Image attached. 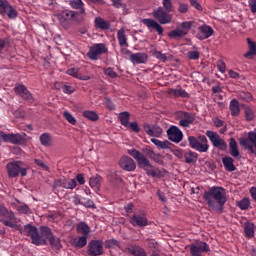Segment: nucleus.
Here are the masks:
<instances>
[{
	"label": "nucleus",
	"mask_w": 256,
	"mask_h": 256,
	"mask_svg": "<svg viewBox=\"0 0 256 256\" xmlns=\"http://www.w3.org/2000/svg\"><path fill=\"white\" fill-rule=\"evenodd\" d=\"M203 199L212 211L221 213L227 203V190L223 187L213 186L204 192Z\"/></svg>",
	"instance_id": "1"
},
{
	"label": "nucleus",
	"mask_w": 256,
	"mask_h": 256,
	"mask_svg": "<svg viewBox=\"0 0 256 256\" xmlns=\"http://www.w3.org/2000/svg\"><path fill=\"white\" fill-rule=\"evenodd\" d=\"M127 153L137 161L140 169H143L148 177H163V172L161 171V169L155 168V166L151 165L149 159H147L145 155L140 153L139 150L132 148L127 150Z\"/></svg>",
	"instance_id": "2"
},
{
	"label": "nucleus",
	"mask_w": 256,
	"mask_h": 256,
	"mask_svg": "<svg viewBox=\"0 0 256 256\" xmlns=\"http://www.w3.org/2000/svg\"><path fill=\"white\" fill-rule=\"evenodd\" d=\"M188 143L191 149H195L199 153H207L209 151V141L205 135H199L198 139L195 136H189Z\"/></svg>",
	"instance_id": "3"
},
{
	"label": "nucleus",
	"mask_w": 256,
	"mask_h": 256,
	"mask_svg": "<svg viewBox=\"0 0 256 256\" xmlns=\"http://www.w3.org/2000/svg\"><path fill=\"white\" fill-rule=\"evenodd\" d=\"M0 221L6 227H10L11 229H15L17 227V217H15V214L13 211L7 209V207L0 205Z\"/></svg>",
	"instance_id": "4"
},
{
	"label": "nucleus",
	"mask_w": 256,
	"mask_h": 256,
	"mask_svg": "<svg viewBox=\"0 0 256 256\" xmlns=\"http://www.w3.org/2000/svg\"><path fill=\"white\" fill-rule=\"evenodd\" d=\"M206 137H208L213 147H215L216 149H219V151H227V142H225V140H223L221 136L217 134V132L207 130Z\"/></svg>",
	"instance_id": "5"
},
{
	"label": "nucleus",
	"mask_w": 256,
	"mask_h": 256,
	"mask_svg": "<svg viewBox=\"0 0 256 256\" xmlns=\"http://www.w3.org/2000/svg\"><path fill=\"white\" fill-rule=\"evenodd\" d=\"M0 15L2 17H8V19H17V10L9 1L7 0H0Z\"/></svg>",
	"instance_id": "6"
},
{
	"label": "nucleus",
	"mask_w": 256,
	"mask_h": 256,
	"mask_svg": "<svg viewBox=\"0 0 256 256\" xmlns=\"http://www.w3.org/2000/svg\"><path fill=\"white\" fill-rule=\"evenodd\" d=\"M51 235H53L51 228L41 226L40 232H38L36 239H34V245H47V241H49Z\"/></svg>",
	"instance_id": "7"
},
{
	"label": "nucleus",
	"mask_w": 256,
	"mask_h": 256,
	"mask_svg": "<svg viewBox=\"0 0 256 256\" xmlns=\"http://www.w3.org/2000/svg\"><path fill=\"white\" fill-rule=\"evenodd\" d=\"M107 51H108L107 46H105V44L103 43H99V44H94L88 51L87 55L89 59H91L92 61H97L99 55H103L107 53Z\"/></svg>",
	"instance_id": "8"
},
{
	"label": "nucleus",
	"mask_w": 256,
	"mask_h": 256,
	"mask_svg": "<svg viewBox=\"0 0 256 256\" xmlns=\"http://www.w3.org/2000/svg\"><path fill=\"white\" fill-rule=\"evenodd\" d=\"M77 17H79V14L72 10H64L58 15V19L64 27L69 22L75 23V21H77Z\"/></svg>",
	"instance_id": "9"
},
{
	"label": "nucleus",
	"mask_w": 256,
	"mask_h": 256,
	"mask_svg": "<svg viewBox=\"0 0 256 256\" xmlns=\"http://www.w3.org/2000/svg\"><path fill=\"white\" fill-rule=\"evenodd\" d=\"M166 133L169 141H172V143H181L183 141V131L175 125L170 126Z\"/></svg>",
	"instance_id": "10"
},
{
	"label": "nucleus",
	"mask_w": 256,
	"mask_h": 256,
	"mask_svg": "<svg viewBox=\"0 0 256 256\" xmlns=\"http://www.w3.org/2000/svg\"><path fill=\"white\" fill-rule=\"evenodd\" d=\"M154 19H157L161 25H168L171 23L173 17L167 13V11L163 10V7H159L154 10L152 13Z\"/></svg>",
	"instance_id": "11"
},
{
	"label": "nucleus",
	"mask_w": 256,
	"mask_h": 256,
	"mask_svg": "<svg viewBox=\"0 0 256 256\" xmlns=\"http://www.w3.org/2000/svg\"><path fill=\"white\" fill-rule=\"evenodd\" d=\"M103 254V241L91 240L88 243V255L101 256Z\"/></svg>",
	"instance_id": "12"
},
{
	"label": "nucleus",
	"mask_w": 256,
	"mask_h": 256,
	"mask_svg": "<svg viewBox=\"0 0 256 256\" xmlns=\"http://www.w3.org/2000/svg\"><path fill=\"white\" fill-rule=\"evenodd\" d=\"M207 251H209V244L206 242L200 241L190 245V255L192 256H201Z\"/></svg>",
	"instance_id": "13"
},
{
	"label": "nucleus",
	"mask_w": 256,
	"mask_h": 256,
	"mask_svg": "<svg viewBox=\"0 0 256 256\" xmlns=\"http://www.w3.org/2000/svg\"><path fill=\"white\" fill-rule=\"evenodd\" d=\"M119 166L124 171H135L137 169V164L135 163V160L129 156H122L119 161Z\"/></svg>",
	"instance_id": "14"
},
{
	"label": "nucleus",
	"mask_w": 256,
	"mask_h": 256,
	"mask_svg": "<svg viewBox=\"0 0 256 256\" xmlns=\"http://www.w3.org/2000/svg\"><path fill=\"white\" fill-rule=\"evenodd\" d=\"M23 162L16 161V162H9L6 166L8 176L13 179L15 177H19V173L21 171V166Z\"/></svg>",
	"instance_id": "15"
},
{
	"label": "nucleus",
	"mask_w": 256,
	"mask_h": 256,
	"mask_svg": "<svg viewBox=\"0 0 256 256\" xmlns=\"http://www.w3.org/2000/svg\"><path fill=\"white\" fill-rule=\"evenodd\" d=\"M130 223L133 227H147V225H149V220H147L145 214L135 213L130 218Z\"/></svg>",
	"instance_id": "16"
},
{
	"label": "nucleus",
	"mask_w": 256,
	"mask_h": 256,
	"mask_svg": "<svg viewBox=\"0 0 256 256\" xmlns=\"http://www.w3.org/2000/svg\"><path fill=\"white\" fill-rule=\"evenodd\" d=\"M54 187H62L63 189H75L77 181L75 179L61 178L54 181Z\"/></svg>",
	"instance_id": "17"
},
{
	"label": "nucleus",
	"mask_w": 256,
	"mask_h": 256,
	"mask_svg": "<svg viewBox=\"0 0 256 256\" xmlns=\"http://www.w3.org/2000/svg\"><path fill=\"white\" fill-rule=\"evenodd\" d=\"M14 91L16 95L21 97L22 99H25L26 101H31L33 99V96L31 95V92L25 87L23 84H16L14 87Z\"/></svg>",
	"instance_id": "18"
},
{
	"label": "nucleus",
	"mask_w": 256,
	"mask_h": 256,
	"mask_svg": "<svg viewBox=\"0 0 256 256\" xmlns=\"http://www.w3.org/2000/svg\"><path fill=\"white\" fill-rule=\"evenodd\" d=\"M143 128L149 137H161L163 135V128L157 125L144 124Z\"/></svg>",
	"instance_id": "19"
},
{
	"label": "nucleus",
	"mask_w": 256,
	"mask_h": 256,
	"mask_svg": "<svg viewBox=\"0 0 256 256\" xmlns=\"http://www.w3.org/2000/svg\"><path fill=\"white\" fill-rule=\"evenodd\" d=\"M198 34L197 37L200 39V41H203L205 39H209L215 33L213 28L208 25H203L198 28Z\"/></svg>",
	"instance_id": "20"
},
{
	"label": "nucleus",
	"mask_w": 256,
	"mask_h": 256,
	"mask_svg": "<svg viewBox=\"0 0 256 256\" xmlns=\"http://www.w3.org/2000/svg\"><path fill=\"white\" fill-rule=\"evenodd\" d=\"M23 233L24 235H27V237H30L32 240V243L35 244V239H37L39 229H37L34 225L26 224L24 226Z\"/></svg>",
	"instance_id": "21"
},
{
	"label": "nucleus",
	"mask_w": 256,
	"mask_h": 256,
	"mask_svg": "<svg viewBox=\"0 0 256 256\" xmlns=\"http://www.w3.org/2000/svg\"><path fill=\"white\" fill-rule=\"evenodd\" d=\"M76 231L78 235H82L84 237H91V227H89V224L86 222H79L76 225Z\"/></svg>",
	"instance_id": "22"
},
{
	"label": "nucleus",
	"mask_w": 256,
	"mask_h": 256,
	"mask_svg": "<svg viewBox=\"0 0 256 256\" xmlns=\"http://www.w3.org/2000/svg\"><path fill=\"white\" fill-rule=\"evenodd\" d=\"M142 23L146 25V27H148L149 29H155L158 35H163V27L159 23H157V21L147 18L143 19Z\"/></svg>",
	"instance_id": "23"
},
{
	"label": "nucleus",
	"mask_w": 256,
	"mask_h": 256,
	"mask_svg": "<svg viewBox=\"0 0 256 256\" xmlns=\"http://www.w3.org/2000/svg\"><path fill=\"white\" fill-rule=\"evenodd\" d=\"M130 61L134 65H141L147 63V54L143 52H138L130 55Z\"/></svg>",
	"instance_id": "24"
},
{
	"label": "nucleus",
	"mask_w": 256,
	"mask_h": 256,
	"mask_svg": "<svg viewBox=\"0 0 256 256\" xmlns=\"http://www.w3.org/2000/svg\"><path fill=\"white\" fill-rule=\"evenodd\" d=\"M87 239H89L88 236H78L71 240L72 246L76 249H83L87 245Z\"/></svg>",
	"instance_id": "25"
},
{
	"label": "nucleus",
	"mask_w": 256,
	"mask_h": 256,
	"mask_svg": "<svg viewBox=\"0 0 256 256\" xmlns=\"http://www.w3.org/2000/svg\"><path fill=\"white\" fill-rule=\"evenodd\" d=\"M244 233L245 237H247L248 239H253V237H255V224L250 221L245 222Z\"/></svg>",
	"instance_id": "26"
},
{
	"label": "nucleus",
	"mask_w": 256,
	"mask_h": 256,
	"mask_svg": "<svg viewBox=\"0 0 256 256\" xmlns=\"http://www.w3.org/2000/svg\"><path fill=\"white\" fill-rule=\"evenodd\" d=\"M168 95L172 97H182L183 99H189V93L181 88H170L168 90Z\"/></svg>",
	"instance_id": "27"
},
{
	"label": "nucleus",
	"mask_w": 256,
	"mask_h": 256,
	"mask_svg": "<svg viewBox=\"0 0 256 256\" xmlns=\"http://www.w3.org/2000/svg\"><path fill=\"white\" fill-rule=\"evenodd\" d=\"M235 160H233L231 158V156H226L224 158H222V163L224 165V168L229 172V173H233V171H235L237 169V167H235L234 164Z\"/></svg>",
	"instance_id": "28"
},
{
	"label": "nucleus",
	"mask_w": 256,
	"mask_h": 256,
	"mask_svg": "<svg viewBox=\"0 0 256 256\" xmlns=\"http://www.w3.org/2000/svg\"><path fill=\"white\" fill-rule=\"evenodd\" d=\"M39 141L43 147H53V136L50 133L41 134Z\"/></svg>",
	"instance_id": "29"
},
{
	"label": "nucleus",
	"mask_w": 256,
	"mask_h": 256,
	"mask_svg": "<svg viewBox=\"0 0 256 256\" xmlns=\"http://www.w3.org/2000/svg\"><path fill=\"white\" fill-rule=\"evenodd\" d=\"M67 75H71L72 77H75L76 79H80V81H89L91 77L89 76H83L81 73H79L78 68H70L67 70Z\"/></svg>",
	"instance_id": "30"
},
{
	"label": "nucleus",
	"mask_w": 256,
	"mask_h": 256,
	"mask_svg": "<svg viewBox=\"0 0 256 256\" xmlns=\"http://www.w3.org/2000/svg\"><path fill=\"white\" fill-rule=\"evenodd\" d=\"M229 109L232 117L239 116V113H241V108H239V101H237V99H232L230 101Z\"/></svg>",
	"instance_id": "31"
},
{
	"label": "nucleus",
	"mask_w": 256,
	"mask_h": 256,
	"mask_svg": "<svg viewBox=\"0 0 256 256\" xmlns=\"http://www.w3.org/2000/svg\"><path fill=\"white\" fill-rule=\"evenodd\" d=\"M117 39L120 47H129V43L127 42V36L125 35V29L121 28L117 32Z\"/></svg>",
	"instance_id": "32"
},
{
	"label": "nucleus",
	"mask_w": 256,
	"mask_h": 256,
	"mask_svg": "<svg viewBox=\"0 0 256 256\" xmlns=\"http://www.w3.org/2000/svg\"><path fill=\"white\" fill-rule=\"evenodd\" d=\"M229 152L231 157H239V149L237 148V141H235V138H230L229 142Z\"/></svg>",
	"instance_id": "33"
},
{
	"label": "nucleus",
	"mask_w": 256,
	"mask_h": 256,
	"mask_svg": "<svg viewBox=\"0 0 256 256\" xmlns=\"http://www.w3.org/2000/svg\"><path fill=\"white\" fill-rule=\"evenodd\" d=\"M68 4L72 9H77L80 13H85V3H83V0H69Z\"/></svg>",
	"instance_id": "34"
},
{
	"label": "nucleus",
	"mask_w": 256,
	"mask_h": 256,
	"mask_svg": "<svg viewBox=\"0 0 256 256\" xmlns=\"http://www.w3.org/2000/svg\"><path fill=\"white\" fill-rule=\"evenodd\" d=\"M247 41L249 45V51L244 54V57H246V59H253V55H256V44L249 38L247 39Z\"/></svg>",
	"instance_id": "35"
},
{
	"label": "nucleus",
	"mask_w": 256,
	"mask_h": 256,
	"mask_svg": "<svg viewBox=\"0 0 256 256\" xmlns=\"http://www.w3.org/2000/svg\"><path fill=\"white\" fill-rule=\"evenodd\" d=\"M150 141H151V143H153V145L158 147V149H170L171 143L167 140L166 141H161L159 139L152 138V139H150Z\"/></svg>",
	"instance_id": "36"
},
{
	"label": "nucleus",
	"mask_w": 256,
	"mask_h": 256,
	"mask_svg": "<svg viewBox=\"0 0 256 256\" xmlns=\"http://www.w3.org/2000/svg\"><path fill=\"white\" fill-rule=\"evenodd\" d=\"M128 251L130 255L134 256H147V252H145V249L139 247V246H132L128 248Z\"/></svg>",
	"instance_id": "37"
},
{
	"label": "nucleus",
	"mask_w": 256,
	"mask_h": 256,
	"mask_svg": "<svg viewBox=\"0 0 256 256\" xmlns=\"http://www.w3.org/2000/svg\"><path fill=\"white\" fill-rule=\"evenodd\" d=\"M95 25L96 27H98V29H103V30H107L111 28V24L107 20L100 17L95 19Z\"/></svg>",
	"instance_id": "38"
},
{
	"label": "nucleus",
	"mask_w": 256,
	"mask_h": 256,
	"mask_svg": "<svg viewBox=\"0 0 256 256\" xmlns=\"http://www.w3.org/2000/svg\"><path fill=\"white\" fill-rule=\"evenodd\" d=\"M168 37L170 39H181V37H185V32L181 30L180 27L172 30L168 33Z\"/></svg>",
	"instance_id": "39"
},
{
	"label": "nucleus",
	"mask_w": 256,
	"mask_h": 256,
	"mask_svg": "<svg viewBox=\"0 0 256 256\" xmlns=\"http://www.w3.org/2000/svg\"><path fill=\"white\" fill-rule=\"evenodd\" d=\"M176 116L180 121H195V117H193L191 113L185 111H178Z\"/></svg>",
	"instance_id": "40"
},
{
	"label": "nucleus",
	"mask_w": 256,
	"mask_h": 256,
	"mask_svg": "<svg viewBox=\"0 0 256 256\" xmlns=\"http://www.w3.org/2000/svg\"><path fill=\"white\" fill-rule=\"evenodd\" d=\"M185 163H197V153L193 151H188L184 154Z\"/></svg>",
	"instance_id": "41"
},
{
	"label": "nucleus",
	"mask_w": 256,
	"mask_h": 256,
	"mask_svg": "<svg viewBox=\"0 0 256 256\" xmlns=\"http://www.w3.org/2000/svg\"><path fill=\"white\" fill-rule=\"evenodd\" d=\"M25 141V135L21 134H10V143L13 145H19Z\"/></svg>",
	"instance_id": "42"
},
{
	"label": "nucleus",
	"mask_w": 256,
	"mask_h": 256,
	"mask_svg": "<svg viewBox=\"0 0 256 256\" xmlns=\"http://www.w3.org/2000/svg\"><path fill=\"white\" fill-rule=\"evenodd\" d=\"M130 117H131V114H129V112H127V111L121 112L119 114V119H120L121 125H123L124 127H129Z\"/></svg>",
	"instance_id": "43"
},
{
	"label": "nucleus",
	"mask_w": 256,
	"mask_h": 256,
	"mask_svg": "<svg viewBox=\"0 0 256 256\" xmlns=\"http://www.w3.org/2000/svg\"><path fill=\"white\" fill-rule=\"evenodd\" d=\"M89 184L92 189H99L101 187V176L96 175L91 177L89 180Z\"/></svg>",
	"instance_id": "44"
},
{
	"label": "nucleus",
	"mask_w": 256,
	"mask_h": 256,
	"mask_svg": "<svg viewBox=\"0 0 256 256\" xmlns=\"http://www.w3.org/2000/svg\"><path fill=\"white\" fill-rule=\"evenodd\" d=\"M83 117L89 119V121H97L99 119V115L95 111L86 110L83 112Z\"/></svg>",
	"instance_id": "45"
},
{
	"label": "nucleus",
	"mask_w": 256,
	"mask_h": 256,
	"mask_svg": "<svg viewBox=\"0 0 256 256\" xmlns=\"http://www.w3.org/2000/svg\"><path fill=\"white\" fill-rule=\"evenodd\" d=\"M48 241H49L51 247H53L54 249L61 248V239H59L58 237H55L53 234L50 236Z\"/></svg>",
	"instance_id": "46"
},
{
	"label": "nucleus",
	"mask_w": 256,
	"mask_h": 256,
	"mask_svg": "<svg viewBox=\"0 0 256 256\" xmlns=\"http://www.w3.org/2000/svg\"><path fill=\"white\" fill-rule=\"evenodd\" d=\"M251 205V201L249 198H243L242 200L237 202V207L241 209L242 211H246V209H249V206Z\"/></svg>",
	"instance_id": "47"
},
{
	"label": "nucleus",
	"mask_w": 256,
	"mask_h": 256,
	"mask_svg": "<svg viewBox=\"0 0 256 256\" xmlns=\"http://www.w3.org/2000/svg\"><path fill=\"white\" fill-rule=\"evenodd\" d=\"M191 27H193V22L191 21L182 22L179 26L180 30H182L185 35H187L189 31H191Z\"/></svg>",
	"instance_id": "48"
},
{
	"label": "nucleus",
	"mask_w": 256,
	"mask_h": 256,
	"mask_svg": "<svg viewBox=\"0 0 256 256\" xmlns=\"http://www.w3.org/2000/svg\"><path fill=\"white\" fill-rule=\"evenodd\" d=\"M63 116L64 119H66V121H68V123H70L71 125H75V123H77V120L69 111H64Z\"/></svg>",
	"instance_id": "49"
},
{
	"label": "nucleus",
	"mask_w": 256,
	"mask_h": 256,
	"mask_svg": "<svg viewBox=\"0 0 256 256\" xmlns=\"http://www.w3.org/2000/svg\"><path fill=\"white\" fill-rule=\"evenodd\" d=\"M17 211L22 215H31V208L27 204L18 206Z\"/></svg>",
	"instance_id": "50"
},
{
	"label": "nucleus",
	"mask_w": 256,
	"mask_h": 256,
	"mask_svg": "<svg viewBox=\"0 0 256 256\" xmlns=\"http://www.w3.org/2000/svg\"><path fill=\"white\" fill-rule=\"evenodd\" d=\"M150 159L158 165H165V162L163 161V156L161 154L154 153V155Z\"/></svg>",
	"instance_id": "51"
},
{
	"label": "nucleus",
	"mask_w": 256,
	"mask_h": 256,
	"mask_svg": "<svg viewBox=\"0 0 256 256\" xmlns=\"http://www.w3.org/2000/svg\"><path fill=\"white\" fill-rule=\"evenodd\" d=\"M162 4L166 13H171V11H173V4L171 3V0H162Z\"/></svg>",
	"instance_id": "52"
},
{
	"label": "nucleus",
	"mask_w": 256,
	"mask_h": 256,
	"mask_svg": "<svg viewBox=\"0 0 256 256\" xmlns=\"http://www.w3.org/2000/svg\"><path fill=\"white\" fill-rule=\"evenodd\" d=\"M245 116L247 121H253L255 119V112H253V109L247 107L245 108Z\"/></svg>",
	"instance_id": "53"
},
{
	"label": "nucleus",
	"mask_w": 256,
	"mask_h": 256,
	"mask_svg": "<svg viewBox=\"0 0 256 256\" xmlns=\"http://www.w3.org/2000/svg\"><path fill=\"white\" fill-rule=\"evenodd\" d=\"M105 245L108 249H113V247H119V241L116 239H110L105 242Z\"/></svg>",
	"instance_id": "54"
},
{
	"label": "nucleus",
	"mask_w": 256,
	"mask_h": 256,
	"mask_svg": "<svg viewBox=\"0 0 256 256\" xmlns=\"http://www.w3.org/2000/svg\"><path fill=\"white\" fill-rule=\"evenodd\" d=\"M104 73L108 75V77H111V79H116L117 77V72L111 67L104 69Z\"/></svg>",
	"instance_id": "55"
},
{
	"label": "nucleus",
	"mask_w": 256,
	"mask_h": 256,
	"mask_svg": "<svg viewBox=\"0 0 256 256\" xmlns=\"http://www.w3.org/2000/svg\"><path fill=\"white\" fill-rule=\"evenodd\" d=\"M104 105L109 109L110 111H115V104L110 98H105Z\"/></svg>",
	"instance_id": "56"
},
{
	"label": "nucleus",
	"mask_w": 256,
	"mask_h": 256,
	"mask_svg": "<svg viewBox=\"0 0 256 256\" xmlns=\"http://www.w3.org/2000/svg\"><path fill=\"white\" fill-rule=\"evenodd\" d=\"M0 141H4V143H10L11 134H6L3 131H0Z\"/></svg>",
	"instance_id": "57"
},
{
	"label": "nucleus",
	"mask_w": 256,
	"mask_h": 256,
	"mask_svg": "<svg viewBox=\"0 0 256 256\" xmlns=\"http://www.w3.org/2000/svg\"><path fill=\"white\" fill-rule=\"evenodd\" d=\"M62 90H63V93H66V95H71L75 93V88L69 85L62 86Z\"/></svg>",
	"instance_id": "58"
},
{
	"label": "nucleus",
	"mask_w": 256,
	"mask_h": 256,
	"mask_svg": "<svg viewBox=\"0 0 256 256\" xmlns=\"http://www.w3.org/2000/svg\"><path fill=\"white\" fill-rule=\"evenodd\" d=\"M129 128L131 129V131H133L134 133H139L141 131V128H139V123L137 122H131L129 124Z\"/></svg>",
	"instance_id": "59"
},
{
	"label": "nucleus",
	"mask_w": 256,
	"mask_h": 256,
	"mask_svg": "<svg viewBox=\"0 0 256 256\" xmlns=\"http://www.w3.org/2000/svg\"><path fill=\"white\" fill-rule=\"evenodd\" d=\"M195 120H180L179 125L180 127H191V124H193Z\"/></svg>",
	"instance_id": "60"
},
{
	"label": "nucleus",
	"mask_w": 256,
	"mask_h": 256,
	"mask_svg": "<svg viewBox=\"0 0 256 256\" xmlns=\"http://www.w3.org/2000/svg\"><path fill=\"white\" fill-rule=\"evenodd\" d=\"M217 68L220 71V73H225V69H226L225 62L223 60H219L217 62Z\"/></svg>",
	"instance_id": "61"
},
{
	"label": "nucleus",
	"mask_w": 256,
	"mask_h": 256,
	"mask_svg": "<svg viewBox=\"0 0 256 256\" xmlns=\"http://www.w3.org/2000/svg\"><path fill=\"white\" fill-rule=\"evenodd\" d=\"M155 57H156V59H159L163 63H165V61H167V55H165L161 52H155Z\"/></svg>",
	"instance_id": "62"
},
{
	"label": "nucleus",
	"mask_w": 256,
	"mask_h": 256,
	"mask_svg": "<svg viewBox=\"0 0 256 256\" xmlns=\"http://www.w3.org/2000/svg\"><path fill=\"white\" fill-rule=\"evenodd\" d=\"M188 58L192 60L199 59V52L198 51H190L188 52Z\"/></svg>",
	"instance_id": "63"
},
{
	"label": "nucleus",
	"mask_w": 256,
	"mask_h": 256,
	"mask_svg": "<svg viewBox=\"0 0 256 256\" xmlns=\"http://www.w3.org/2000/svg\"><path fill=\"white\" fill-rule=\"evenodd\" d=\"M248 5L250 7L251 13H256V0H249Z\"/></svg>",
	"instance_id": "64"
}]
</instances>
